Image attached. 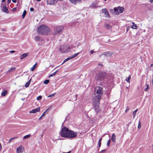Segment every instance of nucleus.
Listing matches in <instances>:
<instances>
[{"label": "nucleus", "mask_w": 153, "mask_h": 153, "mask_svg": "<svg viewBox=\"0 0 153 153\" xmlns=\"http://www.w3.org/2000/svg\"><path fill=\"white\" fill-rule=\"evenodd\" d=\"M103 94L102 88V87H96L94 93V97L93 99L96 101L97 103L99 102V100L101 99Z\"/></svg>", "instance_id": "f257e3e1"}, {"label": "nucleus", "mask_w": 153, "mask_h": 153, "mask_svg": "<svg viewBox=\"0 0 153 153\" xmlns=\"http://www.w3.org/2000/svg\"><path fill=\"white\" fill-rule=\"evenodd\" d=\"M50 32V29L48 27L45 25H40L37 28V32L39 34L47 35Z\"/></svg>", "instance_id": "f03ea898"}, {"label": "nucleus", "mask_w": 153, "mask_h": 153, "mask_svg": "<svg viewBox=\"0 0 153 153\" xmlns=\"http://www.w3.org/2000/svg\"><path fill=\"white\" fill-rule=\"evenodd\" d=\"M106 76L105 73L100 71L96 75L95 79L97 81H101L105 78Z\"/></svg>", "instance_id": "7ed1b4c3"}, {"label": "nucleus", "mask_w": 153, "mask_h": 153, "mask_svg": "<svg viewBox=\"0 0 153 153\" xmlns=\"http://www.w3.org/2000/svg\"><path fill=\"white\" fill-rule=\"evenodd\" d=\"M69 130L66 127L62 128L60 133L61 136L64 137H67Z\"/></svg>", "instance_id": "20e7f679"}, {"label": "nucleus", "mask_w": 153, "mask_h": 153, "mask_svg": "<svg viewBox=\"0 0 153 153\" xmlns=\"http://www.w3.org/2000/svg\"><path fill=\"white\" fill-rule=\"evenodd\" d=\"M114 10L116 14H119L123 12L124 8L122 7H118L114 8Z\"/></svg>", "instance_id": "39448f33"}, {"label": "nucleus", "mask_w": 153, "mask_h": 153, "mask_svg": "<svg viewBox=\"0 0 153 153\" xmlns=\"http://www.w3.org/2000/svg\"><path fill=\"white\" fill-rule=\"evenodd\" d=\"M71 47L68 46H63L61 47L60 50L62 53H67L69 51Z\"/></svg>", "instance_id": "423d86ee"}, {"label": "nucleus", "mask_w": 153, "mask_h": 153, "mask_svg": "<svg viewBox=\"0 0 153 153\" xmlns=\"http://www.w3.org/2000/svg\"><path fill=\"white\" fill-rule=\"evenodd\" d=\"M77 135V133L76 132L70 130L67 137L70 138H74L76 137Z\"/></svg>", "instance_id": "0eeeda50"}, {"label": "nucleus", "mask_w": 153, "mask_h": 153, "mask_svg": "<svg viewBox=\"0 0 153 153\" xmlns=\"http://www.w3.org/2000/svg\"><path fill=\"white\" fill-rule=\"evenodd\" d=\"M92 102L93 103V105L95 107V109L96 111L97 112H99L100 110L99 106L100 103V100H99V102L98 103H97V102L96 101L94 100H92Z\"/></svg>", "instance_id": "6e6552de"}, {"label": "nucleus", "mask_w": 153, "mask_h": 153, "mask_svg": "<svg viewBox=\"0 0 153 153\" xmlns=\"http://www.w3.org/2000/svg\"><path fill=\"white\" fill-rule=\"evenodd\" d=\"M24 149L22 146L20 145L16 149V152L17 153H21L23 152Z\"/></svg>", "instance_id": "1a4fd4ad"}, {"label": "nucleus", "mask_w": 153, "mask_h": 153, "mask_svg": "<svg viewBox=\"0 0 153 153\" xmlns=\"http://www.w3.org/2000/svg\"><path fill=\"white\" fill-rule=\"evenodd\" d=\"M47 4L49 5H53L56 3V0H47Z\"/></svg>", "instance_id": "9d476101"}, {"label": "nucleus", "mask_w": 153, "mask_h": 153, "mask_svg": "<svg viewBox=\"0 0 153 153\" xmlns=\"http://www.w3.org/2000/svg\"><path fill=\"white\" fill-rule=\"evenodd\" d=\"M40 107H38L30 111V113H35L37 112H39L40 111Z\"/></svg>", "instance_id": "9b49d317"}, {"label": "nucleus", "mask_w": 153, "mask_h": 153, "mask_svg": "<svg viewBox=\"0 0 153 153\" xmlns=\"http://www.w3.org/2000/svg\"><path fill=\"white\" fill-rule=\"evenodd\" d=\"M102 11L103 13H104L105 15V16L106 17H109L110 16L109 14V13L108 11L106 9H103L102 10Z\"/></svg>", "instance_id": "f8f14e48"}, {"label": "nucleus", "mask_w": 153, "mask_h": 153, "mask_svg": "<svg viewBox=\"0 0 153 153\" xmlns=\"http://www.w3.org/2000/svg\"><path fill=\"white\" fill-rule=\"evenodd\" d=\"M51 106H50L48 108L47 110H46L45 112H44L41 115V117L39 118V120H41L42 117H44L45 116V115L46 114V113H47V111H48V110L50 108H51Z\"/></svg>", "instance_id": "ddd939ff"}, {"label": "nucleus", "mask_w": 153, "mask_h": 153, "mask_svg": "<svg viewBox=\"0 0 153 153\" xmlns=\"http://www.w3.org/2000/svg\"><path fill=\"white\" fill-rule=\"evenodd\" d=\"M72 4H76L77 3H81L82 0H69Z\"/></svg>", "instance_id": "4468645a"}, {"label": "nucleus", "mask_w": 153, "mask_h": 153, "mask_svg": "<svg viewBox=\"0 0 153 153\" xmlns=\"http://www.w3.org/2000/svg\"><path fill=\"white\" fill-rule=\"evenodd\" d=\"M111 139L113 142H115L116 140V136L114 133L113 134L111 137Z\"/></svg>", "instance_id": "2eb2a0df"}, {"label": "nucleus", "mask_w": 153, "mask_h": 153, "mask_svg": "<svg viewBox=\"0 0 153 153\" xmlns=\"http://www.w3.org/2000/svg\"><path fill=\"white\" fill-rule=\"evenodd\" d=\"M104 27L107 29H111V26L109 24H106L104 25Z\"/></svg>", "instance_id": "dca6fc26"}, {"label": "nucleus", "mask_w": 153, "mask_h": 153, "mask_svg": "<svg viewBox=\"0 0 153 153\" xmlns=\"http://www.w3.org/2000/svg\"><path fill=\"white\" fill-rule=\"evenodd\" d=\"M28 53H24L21 56H20V59H22L25 58L27 57L28 56Z\"/></svg>", "instance_id": "f3484780"}, {"label": "nucleus", "mask_w": 153, "mask_h": 153, "mask_svg": "<svg viewBox=\"0 0 153 153\" xmlns=\"http://www.w3.org/2000/svg\"><path fill=\"white\" fill-rule=\"evenodd\" d=\"M2 10L3 12L6 13H8L9 11L7 7L5 6H3Z\"/></svg>", "instance_id": "a211bd4d"}, {"label": "nucleus", "mask_w": 153, "mask_h": 153, "mask_svg": "<svg viewBox=\"0 0 153 153\" xmlns=\"http://www.w3.org/2000/svg\"><path fill=\"white\" fill-rule=\"evenodd\" d=\"M64 29V27L63 26H59L58 27V33L62 31Z\"/></svg>", "instance_id": "6ab92c4d"}, {"label": "nucleus", "mask_w": 153, "mask_h": 153, "mask_svg": "<svg viewBox=\"0 0 153 153\" xmlns=\"http://www.w3.org/2000/svg\"><path fill=\"white\" fill-rule=\"evenodd\" d=\"M37 66V62H36L35 64L33 66L30 68V70L31 71H33L35 70Z\"/></svg>", "instance_id": "aec40b11"}, {"label": "nucleus", "mask_w": 153, "mask_h": 153, "mask_svg": "<svg viewBox=\"0 0 153 153\" xmlns=\"http://www.w3.org/2000/svg\"><path fill=\"white\" fill-rule=\"evenodd\" d=\"M132 28L134 29H137V25L135 24L134 22H132Z\"/></svg>", "instance_id": "412c9836"}, {"label": "nucleus", "mask_w": 153, "mask_h": 153, "mask_svg": "<svg viewBox=\"0 0 153 153\" xmlns=\"http://www.w3.org/2000/svg\"><path fill=\"white\" fill-rule=\"evenodd\" d=\"M79 54V53H75L72 56H70L71 58V59H73L74 58L76 57V56H77Z\"/></svg>", "instance_id": "4be33fe9"}, {"label": "nucleus", "mask_w": 153, "mask_h": 153, "mask_svg": "<svg viewBox=\"0 0 153 153\" xmlns=\"http://www.w3.org/2000/svg\"><path fill=\"white\" fill-rule=\"evenodd\" d=\"M138 110L137 109H136L135 111H134L133 112V118H134L136 113L137 111Z\"/></svg>", "instance_id": "5701e85b"}, {"label": "nucleus", "mask_w": 153, "mask_h": 153, "mask_svg": "<svg viewBox=\"0 0 153 153\" xmlns=\"http://www.w3.org/2000/svg\"><path fill=\"white\" fill-rule=\"evenodd\" d=\"M131 78V76L130 75H129L128 77L126 78V82L128 83H130V79Z\"/></svg>", "instance_id": "b1692460"}, {"label": "nucleus", "mask_w": 153, "mask_h": 153, "mask_svg": "<svg viewBox=\"0 0 153 153\" xmlns=\"http://www.w3.org/2000/svg\"><path fill=\"white\" fill-rule=\"evenodd\" d=\"M7 91L6 90H5L1 93V95L2 96H4L7 94Z\"/></svg>", "instance_id": "393cba45"}, {"label": "nucleus", "mask_w": 153, "mask_h": 153, "mask_svg": "<svg viewBox=\"0 0 153 153\" xmlns=\"http://www.w3.org/2000/svg\"><path fill=\"white\" fill-rule=\"evenodd\" d=\"M30 80H31V79H30L29 80V81L28 82H27V83H26V84H25V87L26 88L28 87L29 86V85L30 83Z\"/></svg>", "instance_id": "a878e982"}, {"label": "nucleus", "mask_w": 153, "mask_h": 153, "mask_svg": "<svg viewBox=\"0 0 153 153\" xmlns=\"http://www.w3.org/2000/svg\"><path fill=\"white\" fill-rule=\"evenodd\" d=\"M40 37L39 36H37L35 37V40L36 41H38L40 40Z\"/></svg>", "instance_id": "bb28decb"}, {"label": "nucleus", "mask_w": 153, "mask_h": 153, "mask_svg": "<svg viewBox=\"0 0 153 153\" xmlns=\"http://www.w3.org/2000/svg\"><path fill=\"white\" fill-rule=\"evenodd\" d=\"M27 13V11L26 10H24L23 12V14L22 15V18L24 19L25 17L26 14Z\"/></svg>", "instance_id": "cd10ccee"}, {"label": "nucleus", "mask_w": 153, "mask_h": 153, "mask_svg": "<svg viewBox=\"0 0 153 153\" xmlns=\"http://www.w3.org/2000/svg\"><path fill=\"white\" fill-rule=\"evenodd\" d=\"M56 94V93L51 94L48 96V97H53Z\"/></svg>", "instance_id": "c85d7f7f"}, {"label": "nucleus", "mask_w": 153, "mask_h": 153, "mask_svg": "<svg viewBox=\"0 0 153 153\" xmlns=\"http://www.w3.org/2000/svg\"><path fill=\"white\" fill-rule=\"evenodd\" d=\"M30 134L26 135L24 137L23 139H26L28 138H29L30 137Z\"/></svg>", "instance_id": "c756f323"}, {"label": "nucleus", "mask_w": 153, "mask_h": 153, "mask_svg": "<svg viewBox=\"0 0 153 153\" xmlns=\"http://www.w3.org/2000/svg\"><path fill=\"white\" fill-rule=\"evenodd\" d=\"M70 57H69L65 59L63 62L62 63V64H63L66 61H68L69 60L71 59Z\"/></svg>", "instance_id": "7c9ffc66"}, {"label": "nucleus", "mask_w": 153, "mask_h": 153, "mask_svg": "<svg viewBox=\"0 0 153 153\" xmlns=\"http://www.w3.org/2000/svg\"><path fill=\"white\" fill-rule=\"evenodd\" d=\"M57 72V71H56L54 73H53V74H51V75H50L49 76V77H51V76H54L56 74V73Z\"/></svg>", "instance_id": "2f4dec72"}, {"label": "nucleus", "mask_w": 153, "mask_h": 153, "mask_svg": "<svg viewBox=\"0 0 153 153\" xmlns=\"http://www.w3.org/2000/svg\"><path fill=\"white\" fill-rule=\"evenodd\" d=\"M16 69V68L15 67H13L11 68L10 70L11 72L14 71Z\"/></svg>", "instance_id": "473e14b6"}, {"label": "nucleus", "mask_w": 153, "mask_h": 153, "mask_svg": "<svg viewBox=\"0 0 153 153\" xmlns=\"http://www.w3.org/2000/svg\"><path fill=\"white\" fill-rule=\"evenodd\" d=\"M141 126V123H140V121L139 120V123H138V126H137V128L138 129H140V128Z\"/></svg>", "instance_id": "72a5a7b5"}, {"label": "nucleus", "mask_w": 153, "mask_h": 153, "mask_svg": "<svg viewBox=\"0 0 153 153\" xmlns=\"http://www.w3.org/2000/svg\"><path fill=\"white\" fill-rule=\"evenodd\" d=\"M49 82V80H46L44 81V83L45 84H47Z\"/></svg>", "instance_id": "f704fd0d"}, {"label": "nucleus", "mask_w": 153, "mask_h": 153, "mask_svg": "<svg viewBox=\"0 0 153 153\" xmlns=\"http://www.w3.org/2000/svg\"><path fill=\"white\" fill-rule=\"evenodd\" d=\"M111 142V141H110V140H108V141L107 142V146L109 147L110 146V143Z\"/></svg>", "instance_id": "c9c22d12"}, {"label": "nucleus", "mask_w": 153, "mask_h": 153, "mask_svg": "<svg viewBox=\"0 0 153 153\" xmlns=\"http://www.w3.org/2000/svg\"><path fill=\"white\" fill-rule=\"evenodd\" d=\"M42 96H39L38 97L36 98L37 100H41L42 99Z\"/></svg>", "instance_id": "e433bc0d"}, {"label": "nucleus", "mask_w": 153, "mask_h": 153, "mask_svg": "<svg viewBox=\"0 0 153 153\" xmlns=\"http://www.w3.org/2000/svg\"><path fill=\"white\" fill-rule=\"evenodd\" d=\"M146 87H147L146 88H145V89H144V91H147L149 89V85H146Z\"/></svg>", "instance_id": "4c0bfd02"}, {"label": "nucleus", "mask_w": 153, "mask_h": 153, "mask_svg": "<svg viewBox=\"0 0 153 153\" xmlns=\"http://www.w3.org/2000/svg\"><path fill=\"white\" fill-rule=\"evenodd\" d=\"M130 108L128 106L127 107L126 110L125 111V112L127 113L129 110Z\"/></svg>", "instance_id": "58836bf2"}, {"label": "nucleus", "mask_w": 153, "mask_h": 153, "mask_svg": "<svg viewBox=\"0 0 153 153\" xmlns=\"http://www.w3.org/2000/svg\"><path fill=\"white\" fill-rule=\"evenodd\" d=\"M107 54H109V52H106L105 53L103 54V55H104L105 56H107Z\"/></svg>", "instance_id": "ea45409f"}, {"label": "nucleus", "mask_w": 153, "mask_h": 153, "mask_svg": "<svg viewBox=\"0 0 153 153\" xmlns=\"http://www.w3.org/2000/svg\"><path fill=\"white\" fill-rule=\"evenodd\" d=\"M101 145V141H98V146L99 147H100Z\"/></svg>", "instance_id": "a19ab883"}, {"label": "nucleus", "mask_w": 153, "mask_h": 153, "mask_svg": "<svg viewBox=\"0 0 153 153\" xmlns=\"http://www.w3.org/2000/svg\"><path fill=\"white\" fill-rule=\"evenodd\" d=\"M11 71H10V69L9 70H8V71H7L6 72V74H8L10 73H11Z\"/></svg>", "instance_id": "79ce46f5"}, {"label": "nucleus", "mask_w": 153, "mask_h": 153, "mask_svg": "<svg viewBox=\"0 0 153 153\" xmlns=\"http://www.w3.org/2000/svg\"><path fill=\"white\" fill-rule=\"evenodd\" d=\"M106 150H102L100 152L101 153H103V152H105Z\"/></svg>", "instance_id": "37998d69"}, {"label": "nucleus", "mask_w": 153, "mask_h": 153, "mask_svg": "<svg viewBox=\"0 0 153 153\" xmlns=\"http://www.w3.org/2000/svg\"><path fill=\"white\" fill-rule=\"evenodd\" d=\"M30 10L31 11H34V9L33 8H32V7H31L30 8Z\"/></svg>", "instance_id": "c03bdc74"}, {"label": "nucleus", "mask_w": 153, "mask_h": 153, "mask_svg": "<svg viewBox=\"0 0 153 153\" xmlns=\"http://www.w3.org/2000/svg\"><path fill=\"white\" fill-rule=\"evenodd\" d=\"M15 52V51H10V52L11 53H14Z\"/></svg>", "instance_id": "a18cd8bd"}, {"label": "nucleus", "mask_w": 153, "mask_h": 153, "mask_svg": "<svg viewBox=\"0 0 153 153\" xmlns=\"http://www.w3.org/2000/svg\"><path fill=\"white\" fill-rule=\"evenodd\" d=\"M95 52L93 50H91L90 51V53L91 54H92L94 52Z\"/></svg>", "instance_id": "49530a36"}, {"label": "nucleus", "mask_w": 153, "mask_h": 153, "mask_svg": "<svg viewBox=\"0 0 153 153\" xmlns=\"http://www.w3.org/2000/svg\"><path fill=\"white\" fill-rule=\"evenodd\" d=\"M95 5L94 4H92L91 5V6L92 7H95Z\"/></svg>", "instance_id": "de8ad7c7"}, {"label": "nucleus", "mask_w": 153, "mask_h": 153, "mask_svg": "<svg viewBox=\"0 0 153 153\" xmlns=\"http://www.w3.org/2000/svg\"><path fill=\"white\" fill-rule=\"evenodd\" d=\"M11 2V0H7V3L8 4H10V3Z\"/></svg>", "instance_id": "09e8293b"}, {"label": "nucleus", "mask_w": 153, "mask_h": 153, "mask_svg": "<svg viewBox=\"0 0 153 153\" xmlns=\"http://www.w3.org/2000/svg\"><path fill=\"white\" fill-rule=\"evenodd\" d=\"M77 95L76 94L75 96H73L74 97H75V100H76V99Z\"/></svg>", "instance_id": "8fccbe9b"}, {"label": "nucleus", "mask_w": 153, "mask_h": 153, "mask_svg": "<svg viewBox=\"0 0 153 153\" xmlns=\"http://www.w3.org/2000/svg\"><path fill=\"white\" fill-rule=\"evenodd\" d=\"M12 1L14 3H16V0H12Z\"/></svg>", "instance_id": "3c124183"}, {"label": "nucleus", "mask_w": 153, "mask_h": 153, "mask_svg": "<svg viewBox=\"0 0 153 153\" xmlns=\"http://www.w3.org/2000/svg\"><path fill=\"white\" fill-rule=\"evenodd\" d=\"M102 138H100L99 139V141H101V140H102Z\"/></svg>", "instance_id": "603ef678"}, {"label": "nucleus", "mask_w": 153, "mask_h": 153, "mask_svg": "<svg viewBox=\"0 0 153 153\" xmlns=\"http://www.w3.org/2000/svg\"><path fill=\"white\" fill-rule=\"evenodd\" d=\"M16 9V8H14L13 9V11H15Z\"/></svg>", "instance_id": "864d4df0"}, {"label": "nucleus", "mask_w": 153, "mask_h": 153, "mask_svg": "<svg viewBox=\"0 0 153 153\" xmlns=\"http://www.w3.org/2000/svg\"><path fill=\"white\" fill-rule=\"evenodd\" d=\"M150 1V2L152 3L153 2V0H149Z\"/></svg>", "instance_id": "5fc2aeb1"}, {"label": "nucleus", "mask_w": 153, "mask_h": 153, "mask_svg": "<svg viewBox=\"0 0 153 153\" xmlns=\"http://www.w3.org/2000/svg\"><path fill=\"white\" fill-rule=\"evenodd\" d=\"M5 0H2V2H4L5 1Z\"/></svg>", "instance_id": "6e6d98bb"}, {"label": "nucleus", "mask_w": 153, "mask_h": 153, "mask_svg": "<svg viewBox=\"0 0 153 153\" xmlns=\"http://www.w3.org/2000/svg\"><path fill=\"white\" fill-rule=\"evenodd\" d=\"M71 152V151H69L67 152H65V153H70Z\"/></svg>", "instance_id": "4d7b16f0"}, {"label": "nucleus", "mask_w": 153, "mask_h": 153, "mask_svg": "<svg viewBox=\"0 0 153 153\" xmlns=\"http://www.w3.org/2000/svg\"><path fill=\"white\" fill-rule=\"evenodd\" d=\"M41 0H36V1H41Z\"/></svg>", "instance_id": "13d9d810"}, {"label": "nucleus", "mask_w": 153, "mask_h": 153, "mask_svg": "<svg viewBox=\"0 0 153 153\" xmlns=\"http://www.w3.org/2000/svg\"><path fill=\"white\" fill-rule=\"evenodd\" d=\"M21 100H25V98H24V99L22 98V99H21Z\"/></svg>", "instance_id": "bf43d9fd"}, {"label": "nucleus", "mask_w": 153, "mask_h": 153, "mask_svg": "<svg viewBox=\"0 0 153 153\" xmlns=\"http://www.w3.org/2000/svg\"><path fill=\"white\" fill-rule=\"evenodd\" d=\"M153 64H152L151 65V66L152 67L153 66Z\"/></svg>", "instance_id": "052dcab7"}, {"label": "nucleus", "mask_w": 153, "mask_h": 153, "mask_svg": "<svg viewBox=\"0 0 153 153\" xmlns=\"http://www.w3.org/2000/svg\"><path fill=\"white\" fill-rule=\"evenodd\" d=\"M13 139V138L10 139V140H9V141H10L11 140H12Z\"/></svg>", "instance_id": "680f3d73"}]
</instances>
